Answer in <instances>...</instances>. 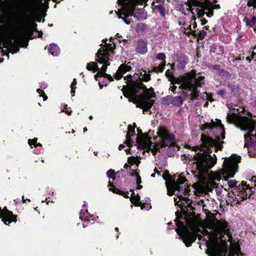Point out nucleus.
I'll return each instance as SVG.
<instances>
[{"mask_svg": "<svg viewBox=\"0 0 256 256\" xmlns=\"http://www.w3.org/2000/svg\"><path fill=\"white\" fill-rule=\"evenodd\" d=\"M165 74H166V76L168 78H174L173 74L170 70H168L166 71Z\"/></svg>", "mask_w": 256, "mask_h": 256, "instance_id": "nucleus-55", "label": "nucleus"}, {"mask_svg": "<svg viewBox=\"0 0 256 256\" xmlns=\"http://www.w3.org/2000/svg\"><path fill=\"white\" fill-rule=\"evenodd\" d=\"M175 60L177 63V68L178 70H184L188 62V58L183 54H176Z\"/></svg>", "mask_w": 256, "mask_h": 256, "instance_id": "nucleus-14", "label": "nucleus"}, {"mask_svg": "<svg viewBox=\"0 0 256 256\" xmlns=\"http://www.w3.org/2000/svg\"><path fill=\"white\" fill-rule=\"evenodd\" d=\"M226 94V91L224 90H220L218 92V94L221 97H223Z\"/></svg>", "mask_w": 256, "mask_h": 256, "instance_id": "nucleus-59", "label": "nucleus"}, {"mask_svg": "<svg viewBox=\"0 0 256 256\" xmlns=\"http://www.w3.org/2000/svg\"><path fill=\"white\" fill-rule=\"evenodd\" d=\"M220 126L218 130L220 134L214 132L216 139L213 138L205 134L201 135L200 140L202 144L200 146L206 149V152L202 153L198 152L195 154L194 159L196 161V169L200 172L202 173L212 168L216 163L217 158L215 154L211 156L212 152L211 148L213 146L215 148V152L218 150H222L224 142L220 140V139L224 140L226 138V132L224 126L221 123V120H218Z\"/></svg>", "mask_w": 256, "mask_h": 256, "instance_id": "nucleus-1", "label": "nucleus"}, {"mask_svg": "<svg viewBox=\"0 0 256 256\" xmlns=\"http://www.w3.org/2000/svg\"><path fill=\"white\" fill-rule=\"evenodd\" d=\"M227 121L229 123H233L236 121V115L234 114H233L232 115H230L229 114L227 116Z\"/></svg>", "mask_w": 256, "mask_h": 256, "instance_id": "nucleus-45", "label": "nucleus"}, {"mask_svg": "<svg viewBox=\"0 0 256 256\" xmlns=\"http://www.w3.org/2000/svg\"><path fill=\"white\" fill-rule=\"evenodd\" d=\"M205 10H208V8H205L204 5L202 6V8H200V9L198 8H196V10L197 12L198 18L202 17L206 14L204 12Z\"/></svg>", "mask_w": 256, "mask_h": 256, "instance_id": "nucleus-37", "label": "nucleus"}, {"mask_svg": "<svg viewBox=\"0 0 256 256\" xmlns=\"http://www.w3.org/2000/svg\"><path fill=\"white\" fill-rule=\"evenodd\" d=\"M184 189H183L182 190H184L183 194L185 196L190 195V187L188 186L187 184H184Z\"/></svg>", "mask_w": 256, "mask_h": 256, "instance_id": "nucleus-48", "label": "nucleus"}, {"mask_svg": "<svg viewBox=\"0 0 256 256\" xmlns=\"http://www.w3.org/2000/svg\"><path fill=\"white\" fill-rule=\"evenodd\" d=\"M209 68L218 71V72L219 74H220L221 72H222L224 71L223 70H222L220 68V66L219 64L211 65L210 66H209Z\"/></svg>", "mask_w": 256, "mask_h": 256, "instance_id": "nucleus-44", "label": "nucleus"}, {"mask_svg": "<svg viewBox=\"0 0 256 256\" xmlns=\"http://www.w3.org/2000/svg\"><path fill=\"white\" fill-rule=\"evenodd\" d=\"M0 218L2 219V222H3L6 225H8L12 222H16V220H10L8 218H6L4 214L2 212H0Z\"/></svg>", "mask_w": 256, "mask_h": 256, "instance_id": "nucleus-36", "label": "nucleus"}, {"mask_svg": "<svg viewBox=\"0 0 256 256\" xmlns=\"http://www.w3.org/2000/svg\"><path fill=\"white\" fill-rule=\"evenodd\" d=\"M8 46H10V52L14 54V53H16L20 50L18 46L14 45V44L12 42H8L3 44V48H8Z\"/></svg>", "mask_w": 256, "mask_h": 256, "instance_id": "nucleus-25", "label": "nucleus"}, {"mask_svg": "<svg viewBox=\"0 0 256 256\" xmlns=\"http://www.w3.org/2000/svg\"><path fill=\"white\" fill-rule=\"evenodd\" d=\"M218 120H217L216 122H215L212 120L211 122L204 123L202 126V130H204L206 129H208L210 130H212L214 128H216V132H218V134H220V132L218 130V128L220 126V123H218Z\"/></svg>", "mask_w": 256, "mask_h": 256, "instance_id": "nucleus-19", "label": "nucleus"}, {"mask_svg": "<svg viewBox=\"0 0 256 256\" xmlns=\"http://www.w3.org/2000/svg\"><path fill=\"white\" fill-rule=\"evenodd\" d=\"M34 32H38V30L37 28V24L32 22L30 24L29 27L27 30V32L30 36H32Z\"/></svg>", "mask_w": 256, "mask_h": 256, "instance_id": "nucleus-28", "label": "nucleus"}, {"mask_svg": "<svg viewBox=\"0 0 256 256\" xmlns=\"http://www.w3.org/2000/svg\"><path fill=\"white\" fill-rule=\"evenodd\" d=\"M144 74L142 78H140V76L138 75V80L140 79L142 83V82H148L151 80L150 74V73L152 71H149L148 74H147L146 71H144Z\"/></svg>", "mask_w": 256, "mask_h": 256, "instance_id": "nucleus-35", "label": "nucleus"}, {"mask_svg": "<svg viewBox=\"0 0 256 256\" xmlns=\"http://www.w3.org/2000/svg\"><path fill=\"white\" fill-rule=\"evenodd\" d=\"M105 72H104L102 71H100V70L99 71H98V72H97V74H96L94 75V78L96 80H97V77L98 76V77H104V74Z\"/></svg>", "mask_w": 256, "mask_h": 256, "instance_id": "nucleus-54", "label": "nucleus"}, {"mask_svg": "<svg viewBox=\"0 0 256 256\" xmlns=\"http://www.w3.org/2000/svg\"><path fill=\"white\" fill-rule=\"evenodd\" d=\"M108 186L110 187L109 190L112 192L122 196L125 198H129L128 192H124L116 188L112 182H108Z\"/></svg>", "mask_w": 256, "mask_h": 256, "instance_id": "nucleus-18", "label": "nucleus"}, {"mask_svg": "<svg viewBox=\"0 0 256 256\" xmlns=\"http://www.w3.org/2000/svg\"><path fill=\"white\" fill-rule=\"evenodd\" d=\"M176 196L180 200H184L186 202L187 206L186 208L187 210H184L182 214L178 211L176 212V220H175V222L177 226L176 230L178 233L179 232V230L182 232V234L181 235L182 241L186 247H190L196 240L197 236L195 233L190 232L188 230L186 227L184 222H182L180 220L184 219L186 220V218H184L183 215L186 216H194L195 213L194 211L196 210V208L192 206L191 202H188L190 199L188 197H184L182 194L178 196V194H176Z\"/></svg>", "mask_w": 256, "mask_h": 256, "instance_id": "nucleus-3", "label": "nucleus"}, {"mask_svg": "<svg viewBox=\"0 0 256 256\" xmlns=\"http://www.w3.org/2000/svg\"><path fill=\"white\" fill-rule=\"evenodd\" d=\"M166 64V61H162L158 67H154L152 71L156 73L163 72Z\"/></svg>", "mask_w": 256, "mask_h": 256, "instance_id": "nucleus-33", "label": "nucleus"}, {"mask_svg": "<svg viewBox=\"0 0 256 256\" xmlns=\"http://www.w3.org/2000/svg\"><path fill=\"white\" fill-rule=\"evenodd\" d=\"M1 212L4 214L6 218H8L10 220H14L16 222L17 221V216L14 214L13 212L9 210L6 206H4L3 209H2Z\"/></svg>", "mask_w": 256, "mask_h": 256, "instance_id": "nucleus-24", "label": "nucleus"}, {"mask_svg": "<svg viewBox=\"0 0 256 256\" xmlns=\"http://www.w3.org/2000/svg\"><path fill=\"white\" fill-rule=\"evenodd\" d=\"M86 68L88 70L92 71L93 72H95L99 70V68H98L97 64L94 62L88 63Z\"/></svg>", "mask_w": 256, "mask_h": 256, "instance_id": "nucleus-30", "label": "nucleus"}, {"mask_svg": "<svg viewBox=\"0 0 256 256\" xmlns=\"http://www.w3.org/2000/svg\"><path fill=\"white\" fill-rule=\"evenodd\" d=\"M5 32L4 26L0 25V43L2 42V38L5 34Z\"/></svg>", "mask_w": 256, "mask_h": 256, "instance_id": "nucleus-49", "label": "nucleus"}, {"mask_svg": "<svg viewBox=\"0 0 256 256\" xmlns=\"http://www.w3.org/2000/svg\"><path fill=\"white\" fill-rule=\"evenodd\" d=\"M116 173L112 169H110L106 172V176L109 178H112L114 180L116 178Z\"/></svg>", "mask_w": 256, "mask_h": 256, "instance_id": "nucleus-43", "label": "nucleus"}, {"mask_svg": "<svg viewBox=\"0 0 256 256\" xmlns=\"http://www.w3.org/2000/svg\"><path fill=\"white\" fill-rule=\"evenodd\" d=\"M130 175L132 176H138L139 174H138V173L136 170H132V172H130Z\"/></svg>", "mask_w": 256, "mask_h": 256, "instance_id": "nucleus-64", "label": "nucleus"}, {"mask_svg": "<svg viewBox=\"0 0 256 256\" xmlns=\"http://www.w3.org/2000/svg\"><path fill=\"white\" fill-rule=\"evenodd\" d=\"M236 168V164L232 161H228L225 166L226 170L228 174L230 177H233L234 176Z\"/></svg>", "mask_w": 256, "mask_h": 256, "instance_id": "nucleus-20", "label": "nucleus"}, {"mask_svg": "<svg viewBox=\"0 0 256 256\" xmlns=\"http://www.w3.org/2000/svg\"><path fill=\"white\" fill-rule=\"evenodd\" d=\"M176 78H174V79L172 82V84H173L172 86H170V90H172V92L174 93V94H176L177 92H176V90L177 88V87L176 86H174V84H172V82H174V80L176 79Z\"/></svg>", "mask_w": 256, "mask_h": 256, "instance_id": "nucleus-58", "label": "nucleus"}, {"mask_svg": "<svg viewBox=\"0 0 256 256\" xmlns=\"http://www.w3.org/2000/svg\"><path fill=\"white\" fill-rule=\"evenodd\" d=\"M168 194L169 196H172L174 194L175 191H178L175 189L174 186H173V184L172 183V187H170L166 184Z\"/></svg>", "mask_w": 256, "mask_h": 256, "instance_id": "nucleus-41", "label": "nucleus"}, {"mask_svg": "<svg viewBox=\"0 0 256 256\" xmlns=\"http://www.w3.org/2000/svg\"><path fill=\"white\" fill-rule=\"evenodd\" d=\"M252 188L249 185L246 184V182L242 181L234 190L232 191V194L235 196L240 197V201H243L250 198L253 194Z\"/></svg>", "mask_w": 256, "mask_h": 256, "instance_id": "nucleus-7", "label": "nucleus"}, {"mask_svg": "<svg viewBox=\"0 0 256 256\" xmlns=\"http://www.w3.org/2000/svg\"><path fill=\"white\" fill-rule=\"evenodd\" d=\"M106 49H103V50H106L108 52H113L114 50H115L116 46L114 43L113 44H106Z\"/></svg>", "mask_w": 256, "mask_h": 256, "instance_id": "nucleus-40", "label": "nucleus"}, {"mask_svg": "<svg viewBox=\"0 0 256 256\" xmlns=\"http://www.w3.org/2000/svg\"><path fill=\"white\" fill-rule=\"evenodd\" d=\"M48 52L52 56H58L59 53V48L56 44H51L48 47Z\"/></svg>", "mask_w": 256, "mask_h": 256, "instance_id": "nucleus-26", "label": "nucleus"}, {"mask_svg": "<svg viewBox=\"0 0 256 256\" xmlns=\"http://www.w3.org/2000/svg\"><path fill=\"white\" fill-rule=\"evenodd\" d=\"M210 52H216L217 54H222L223 53V50L221 46L218 47L216 46H212L210 49Z\"/></svg>", "mask_w": 256, "mask_h": 256, "instance_id": "nucleus-38", "label": "nucleus"}, {"mask_svg": "<svg viewBox=\"0 0 256 256\" xmlns=\"http://www.w3.org/2000/svg\"><path fill=\"white\" fill-rule=\"evenodd\" d=\"M136 158L132 156V157H128V162L131 166H132V165L134 164H136Z\"/></svg>", "mask_w": 256, "mask_h": 256, "instance_id": "nucleus-53", "label": "nucleus"}, {"mask_svg": "<svg viewBox=\"0 0 256 256\" xmlns=\"http://www.w3.org/2000/svg\"><path fill=\"white\" fill-rule=\"evenodd\" d=\"M217 226L222 230L226 232L227 234H230L229 224L226 220H217Z\"/></svg>", "mask_w": 256, "mask_h": 256, "instance_id": "nucleus-23", "label": "nucleus"}, {"mask_svg": "<svg viewBox=\"0 0 256 256\" xmlns=\"http://www.w3.org/2000/svg\"><path fill=\"white\" fill-rule=\"evenodd\" d=\"M184 101V100L181 96H176L172 98L171 104L174 106H180L182 104Z\"/></svg>", "mask_w": 256, "mask_h": 256, "instance_id": "nucleus-27", "label": "nucleus"}, {"mask_svg": "<svg viewBox=\"0 0 256 256\" xmlns=\"http://www.w3.org/2000/svg\"><path fill=\"white\" fill-rule=\"evenodd\" d=\"M131 70L132 67L130 66L122 64L118 67V70L114 75V77L116 80H120L122 78L123 74L124 73L130 72Z\"/></svg>", "mask_w": 256, "mask_h": 256, "instance_id": "nucleus-15", "label": "nucleus"}, {"mask_svg": "<svg viewBox=\"0 0 256 256\" xmlns=\"http://www.w3.org/2000/svg\"><path fill=\"white\" fill-rule=\"evenodd\" d=\"M204 76H200L196 78V71L192 70L184 76L175 79L172 84H180V89H187L189 88L188 86L198 88H202L204 84Z\"/></svg>", "mask_w": 256, "mask_h": 256, "instance_id": "nucleus-4", "label": "nucleus"}, {"mask_svg": "<svg viewBox=\"0 0 256 256\" xmlns=\"http://www.w3.org/2000/svg\"><path fill=\"white\" fill-rule=\"evenodd\" d=\"M232 256H242V254L240 252V249H238L236 251L235 254Z\"/></svg>", "mask_w": 256, "mask_h": 256, "instance_id": "nucleus-62", "label": "nucleus"}, {"mask_svg": "<svg viewBox=\"0 0 256 256\" xmlns=\"http://www.w3.org/2000/svg\"><path fill=\"white\" fill-rule=\"evenodd\" d=\"M136 45L135 48L136 52L141 54H144L148 52V42L146 40L142 38L138 39L136 42Z\"/></svg>", "mask_w": 256, "mask_h": 256, "instance_id": "nucleus-13", "label": "nucleus"}, {"mask_svg": "<svg viewBox=\"0 0 256 256\" xmlns=\"http://www.w3.org/2000/svg\"><path fill=\"white\" fill-rule=\"evenodd\" d=\"M162 178L166 181V185L168 184L167 181L168 180H170L172 183V180H174V178H172V176H170L168 170H166L164 172V174H162Z\"/></svg>", "mask_w": 256, "mask_h": 256, "instance_id": "nucleus-39", "label": "nucleus"}, {"mask_svg": "<svg viewBox=\"0 0 256 256\" xmlns=\"http://www.w3.org/2000/svg\"><path fill=\"white\" fill-rule=\"evenodd\" d=\"M143 86L140 87V94L143 92V94H140V97L146 99L147 100H150L152 98L156 97V94L154 92V89L152 88H147L144 84L142 83Z\"/></svg>", "mask_w": 256, "mask_h": 256, "instance_id": "nucleus-12", "label": "nucleus"}, {"mask_svg": "<svg viewBox=\"0 0 256 256\" xmlns=\"http://www.w3.org/2000/svg\"><path fill=\"white\" fill-rule=\"evenodd\" d=\"M154 9L157 10L162 17L165 16L166 8L164 4L154 5Z\"/></svg>", "mask_w": 256, "mask_h": 256, "instance_id": "nucleus-31", "label": "nucleus"}, {"mask_svg": "<svg viewBox=\"0 0 256 256\" xmlns=\"http://www.w3.org/2000/svg\"><path fill=\"white\" fill-rule=\"evenodd\" d=\"M206 100L208 102H212L214 101V99L212 98V94L210 95L208 94Z\"/></svg>", "mask_w": 256, "mask_h": 256, "instance_id": "nucleus-63", "label": "nucleus"}, {"mask_svg": "<svg viewBox=\"0 0 256 256\" xmlns=\"http://www.w3.org/2000/svg\"><path fill=\"white\" fill-rule=\"evenodd\" d=\"M136 134L134 128H132L131 125L128 126V131L126 134V136L128 137H131Z\"/></svg>", "mask_w": 256, "mask_h": 256, "instance_id": "nucleus-42", "label": "nucleus"}, {"mask_svg": "<svg viewBox=\"0 0 256 256\" xmlns=\"http://www.w3.org/2000/svg\"><path fill=\"white\" fill-rule=\"evenodd\" d=\"M186 181V177L179 176L176 181L174 178V180H172V183L173 184V186H174L175 189L178 192H180L183 190V188L181 185L184 184Z\"/></svg>", "mask_w": 256, "mask_h": 256, "instance_id": "nucleus-17", "label": "nucleus"}, {"mask_svg": "<svg viewBox=\"0 0 256 256\" xmlns=\"http://www.w3.org/2000/svg\"><path fill=\"white\" fill-rule=\"evenodd\" d=\"M238 126L242 130H248V134L244 136L246 140L250 139L251 142L256 143V134H252L255 129V122L248 117H242L238 122Z\"/></svg>", "mask_w": 256, "mask_h": 256, "instance_id": "nucleus-6", "label": "nucleus"}, {"mask_svg": "<svg viewBox=\"0 0 256 256\" xmlns=\"http://www.w3.org/2000/svg\"><path fill=\"white\" fill-rule=\"evenodd\" d=\"M109 56V53L106 50H102V48H100L96 54V61L100 64H103L100 70L104 72H106L108 66L110 64L108 62Z\"/></svg>", "mask_w": 256, "mask_h": 256, "instance_id": "nucleus-10", "label": "nucleus"}, {"mask_svg": "<svg viewBox=\"0 0 256 256\" xmlns=\"http://www.w3.org/2000/svg\"><path fill=\"white\" fill-rule=\"evenodd\" d=\"M207 96H208V92H202L200 94L199 99L206 100Z\"/></svg>", "mask_w": 256, "mask_h": 256, "instance_id": "nucleus-57", "label": "nucleus"}, {"mask_svg": "<svg viewBox=\"0 0 256 256\" xmlns=\"http://www.w3.org/2000/svg\"><path fill=\"white\" fill-rule=\"evenodd\" d=\"M206 246V253L208 256H224V252L218 241L207 242Z\"/></svg>", "mask_w": 256, "mask_h": 256, "instance_id": "nucleus-9", "label": "nucleus"}, {"mask_svg": "<svg viewBox=\"0 0 256 256\" xmlns=\"http://www.w3.org/2000/svg\"><path fill=\"white\" fill-rule=\"evenodd\" d=\"M130 191L132 192L131 197L130 198V202L132 204H134L135 206H140L142 209H144L145 207V204L142 203L140 201V197L139 194H138L136 195L135 193L132 190H130Z\"/></svg>", "mask_w": 256, "mask_h": 256, "instance_id": "nucleus-16", "label": "nucleus"}, {"mask_svg": "<svg viewBox=\"0 0 256 256\" xmlns=\"http://www.w3.org/2000/svg\"><path fill=\"white\" fill-rule=\"evenodd\" d=\"M135 102L134 103L136 104V107L143 110V112H147L149 110L154 104V101L153 100H147L142 97L134 98Z\"/></svg>", "mask_w": 256, "mask_h": 256, "instance_id": "nucleus-11", "label": "nucleus"}, {"mask_svg": "<svg viewBox=\"0 0 256 256\" xmlns=\"http://www.w3.org/2000/svg\"><path fill=\"white\" fill-rule=\"evenodd\" d=\"M141 0H118V3L122 6L119 10L117 15L119 18H122L126 24H130L132 20L128 19L130 16L136 17L134 13L136 7L140 3Z\"/></svg>", "mask_w": 256, "mask_h": 256, "instance_id": "nucleus-5", "label": "nucleus"}, {"mask_svg": "<svg viewBox=\"0 0 256 256\" xmlns=\"http://www.w3.org/2000/svg\"><path fill=\"white\" fill-rule=\"evenodd\" d=\"M138 74H134L133 76H132V75L130 74V75H128L124 77V79L125 80H126V86H128L129 85V83L130 82H134V83H136V84H140V85L142 84V86H140V88L142 86H142V83L141 82V80H140V79L139 80H138Z\"/></svg>", "mask_w": 256, "mask_h": 256, "instance_id": "nucleus-22", "label": "nucleus"}, {"mask_svg": "<svg viewBox=\"0 0 256 256\" xmlns=\"http://www.w3.org/2000/svg\"><path fill=\"white\" fill-rule=\"evenodd\" d=\"M154 132L150 130L146 134V137L148 139V142H143L140 140L138 136L136 138L137 148L139 150L144 149L146 148V151L152 150L154 156L158 152H160V149L162 148L168 147L176 148V150L180 149V146L176 142V138L173 134L170 133V130L166 126H160L158 128L157 134L160 138V142H154L152 146L153 142L151 140L150 135L153 134Z\"/></svg>", "mask_w": 256, "mask_h": 256, "instance_id": "nucleus-2", "label": "nucleus"}, {"mask_svg": "<svg viewBox=\"0 0 256 256\" xmlns=\"http://www.w3.org/2000/svg\"><path fill=\"white\" fill-rule=\"evenodd\" d=\"M38 140V139L36 138H34L32 140L29 139L28 140V144L31 148H32V146H34V145H36V144Z\"/></svg>", "mask_w": 256, "mask_h": 256, "instance_id": "nucleus-51", "label": "nucleus"}, {"mask_svg": "<svg viewBox=\"0 0 256 256\" xmlns=\"http://www.w3.org/2000/svg\"><path fill=\"white\" fill-rule=\"evenodd\" d=\"M228 185L230 188H234L233 190H234L236 188L238 187V186H236L237 182L235 180H230L228 181Z\"/></svg>", "mask_w": 256, "mask_h": 256, "instance_id": "nucleus-46", "label": "nucleus"}, {"mask_svg": "<svg viewBox=\"0 0 256 256\" xmlns=\"http://www.w3.org/2000/svg\"><path fill=\"white\" fill-rule=\"evenodd\" d=\"M104 78H108L110 82H113L114 80L113 77L110 74L106 72L104 74Z\"/></svg>", "mask_w": 256, "mask_h": 256, "instance_id": "nucleus-56", "label": "nucleus"}, {"mask_svg": "<svg viewBox=\"0 0 256 256\" xmlns=\"http://www.w3.org/2000/svg\"><path fill=\"white\" fill-rule=\"evenodd\" d=\"M189 88L187 89H181L182 90H186L191 92V94H190V100L192 102L194 100H195L199 99L200 93V92L198 90L197 88H192L191 86H188Z\"/></svg>", "mask_w": 256, "mask_h": 256, "instance_id": "nucleus-21", "label": "nucleus"}, {"mask_svg": "<svg viewBox=\"0 0 256 256\" xmlns=\"http://www.w3.org/2000/svg\"><path fill=\"white\" fill-rule=\"evenodd\" d=\"M63 112H64L68 116H70L72 114V110L70 111L68 110V108H67V105H66Z\"/></svg>", "mask_w": 256, "mask_h": 256, "instance_id": "nucleus-60", "label": "nucleus"}, {"mask_svg": "<svg viewBox=\"0 0 256 256\" xmlns=\"http://www.w3.org/2000/svg\"><path fill=\"white\" fill-rule=\"evenodd\" d=\"M244 21L246 23V26L252 27L256 22V17L252 16L251 18L244 17Z\"/></svg>", "mask_w": 256, "mask_h": 256, "instance_id": "nucleus-32", "label": "nucleus"}, {"mask_svg": "<svg viewBox=\"0 0 256 256\" xmlns=\"http://www.w3.org/2000/svg\"><path fill=\"white\" fill-rule=\"evenodd\" d=\"M206 34V32L204 30H200L198 33H196V31H192V35L196 37L198 40H204Z\"/></svg>", "mask_w": 256, "mask_h": 256, "instance_id": "nucleus-29", "label": "nucleus"}, {"mask_svg": "<svg viewBox=\"0 0 256 256\" xmlns=\"http://www.w3.org/2000/svg\"><path fill=\"white\" fill-rule=\"evenodd\" d=\"M164 0H154L152 2V6L154 5L155 3H158V4H164Z\"/></svg>", "mask_w": 256, "mask_h": 256, "instance_id": "nucleus-61", "label": "nucleus"}, {"mask_svg": "<svg viewBox=\"0 0 256 256\" xmlns=\"http://www.w3.org/2000/svg\"><path fill=\"white\" fill-rule=\"evenodd\" d=\"M140 84H138L132 82H130L128 86H124L122 90L123 95L126 98H128L130 102H132V98H138V94H140Z\"/></svg>", "mask_w": 256, "mask_h": 256, "instance_id": "nucleus-8", "label": "nucleus"}, {"mask_svg": "<svg viewBox=\"0 0 256 256\" xmlns=\"http://www.w3.org/2000/svg\"><path fill=\"white\" fill-rule=\"evenodd\" d=\"M188 4L190 7L192 6L196 7L202 8L204 4L198 0H188Z\"/></svg>", "mask_w": 256, "mask_h": 256, "instance_id": "nucleus-34", "label": "nucleus"}, {"mask_svg": "<svg viewBox=\"0 0 256 256\" xmlns=\"http://www.w3.org/2000/svg\"><path fill=\"white\" fill-rule=\"evenodd\" d=\"M166 56L164 53H159L156 55V58L158 60H162V61L166 60Z\"/></svg>", "mask_w": 256, "mask_h": 256, "instance_id": "nucleus-52", "label": "nucleus"}, {"mask_svg": "<svg viewBox=\"0 0 256 256\" xmlns=\"http://www.w3.org/2000/svg\"><path fill=\"white\" fill-rule=\"evenodd\" d=\"M37 92L40 94V96L43 98L44 100L45 101L48 99V96H46V94L40 88L37 89Z\"/></svg>", "mask_w": 256, "mask_h": 256, "instance_id": "nucleus-47", "label": "nucleus"}, {"mask_svg": "<svg viewBox=\"0 0 256 256\" xmlns=\"http://www.w3.org/2000/svg\"><path fill=\"white\" fill-rule=\"evenodd\" d=\"M125 144L129 147H132V146L133 141L130 137H128V136H126V140L125 141Z\"/></svg>", "mask_w": 256, "mask_h": 256, "instance_id": "nucleus-50", "label": "nucleus"}]
</instances>
